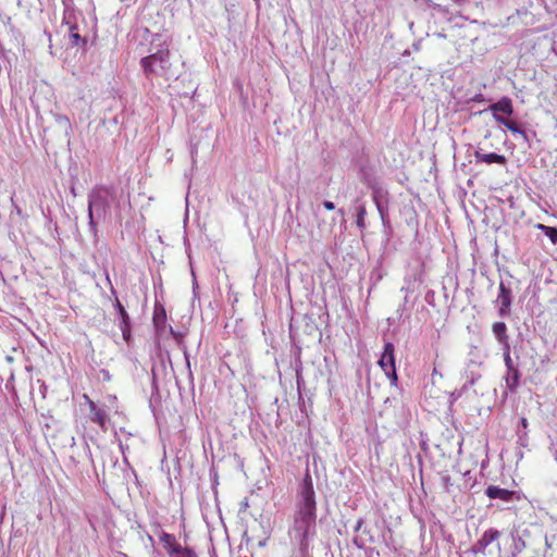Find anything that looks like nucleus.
<instances>
[{
    "instance_id": "19",
    "label": "nucleus",
    "mask_w": 557,
    "mask_h": 557,
    "mask_svg": "<svg viewBox=\"0 0 557 557\" xmlns=\"http://www.w3.org/2000/svg\"><path fill=\"white\" fill-rule=\"evenodd\" d=\"M53 117L55 123L64 129L65 134H69L72 131L71 122L66 115L61 113H54Z\"/></svg>"
},
{
    "instance_id": "9",
    "label": "nucleus",
    "mask_w": 557,
    "mask_h": 557,
    "mask_svg": "<svg viewBox=\"0 0 557 557\" xmlns=\"http://www.w3.org/2000/svg\"><path fill=\"white\" fill-rule=\"evenodd\" d=\"M386 193L381 188L373 189L372 198L376 206V209L380 213L383 225H387L389 223L388 214H387V200Z\"/></svg>"
},
{
    "instance_id": "1",
    "label": "nucleus",
    "mask_w": 557,
    "mask_h": 557,
    "mask_svg": "<svg viewBox=\"0 0 557 557\" xmlns=\"http://www.w3.org/2000/svg\"><path fill=\"white\" fill-rule=\"evenodd\" d=\"M296 507L294 523L289 532L300 552L307 554L310 542L317 535L315 493L309 473L304 478Z\"/></svg>"
},
{
    "instance_id": "12",
    "label": "nucleus",
    "mask_w": 557,
    "mask_h": 557,
    "mask_svg": "<svg viewBox=\"0 0 557 557\" xmlns=\"http://www.w3.org/2000/svg\"><path fill=\"white\" fill-rule=\"evenodd\" d=\"M478 364L474 361H470L465 370V383L461 387L462 391H466L468 387L474 385L476 381L481 379V373L478 371Z\"/></svg>"
},
{
    "instance_id": "29",
    "label": "nucleus",
    "mask_w": 557,
    "mask_h": 557,
    "mask_svg": "<svg viewBox=\"0 0 557 557\" xmlns=\"http://www.w3.org/2000/svg\"><path fill=\"white\" fill-rule=\"evenodd\" d=\"M400 292L401 293H405V297H404V307L406 306V304L408 302V293H409V287H405L403 286L400 288Z\"/></svg>"
},
{
    "instance_id": "10",
    "label": "nucleus",
    "mask_w": 557,
    "mask_h": 557,
    "mask_svg": "<svg viewBox=\"0 0 557 557\" xmlns=\"http://www.w3.org/2000/svg\"><path fill=\"white\" fill-rule=\"evenodd\" d=\"M115 309L117 310L119 314V326L122 331V335L125 342H128L131 339V319L128 313L126 312L123 305L120 302L117 298H115L114 304Z\"/></svg>"
},
{
    "instance_id": "13",
    "label": "nucleus",
    "mask_w": 557,
    "mask_h": 557,
    "mask_svg": "<svg viewBox=\"0 0 557 557\" xmlns=\"http://www.w3.org/2000/svg\"><path fill=\"white\" fill-rule=\"evenodd\" d=\"M85 398L88 401L89 411H90V420L97 423L101 429L104 430L107 414L102 408H99L92 400H90L86 395Z\"/></svg>"
},
{
    "instance_id": "21",
    "label": "nucleus",
    "mask_w": 557,
    "mask_h": 557,
    "mask_svg": "<svg viewBox=\"0 0 557 557\" xmlns=\"http://www.w3.org/2000/svg\"><path fill=\"white\" fill-rule=\"evenodd\" d=\"M357 214H356V224L360 230H363L366 227L364 223V216L367 214L364 206H358L357 207Z\"/></svg>"
},
{
    "instance_id": "26",
    "label": "nucleus",
    "mask_w": 557,
    "mask_h": 557,
    "mask_svg": "<svg viewBox=\"0 0 557 557\" xmlns=\"http://www.w3.org/2000/svg\"><path fill=\"white\" fill-rule=\"evenodd\" d=\"M471 101L473 102H484L485 101V97L483 94H475L472 98H471Z\"/></svg>"
},
{
    "instance_id": "33",
    "label": "nucleus",
    "mask_w": 557,
    "mask_h": 557,
    "mask_svg": "<svg viewBox=\"0 0 557 557\" xmlns=\"http://www.w3.org/2000/svg\"><path fill=\"white\" fill-rule=\"evenodd\" d=\"M148 542L153 545L154 544V539L151 536V535H148Z\"/></svg>"
},
{
    "instance_id": "20",
    "label": "nucleus",
    "mask_w": 557,
    "mask_h": 557,
    "mask_svg": "<svg viewBox=\"0 0 557 557\" xmlns=\"http://www.w3.org/2000/svg\"><path fill=\"white\" fill-rule=\"evenodd\" d=\"M537 228L543 231L553 244H557V227L537 224Z\"/></svg>"
},
{
    "instance_id": "3",
    "label": "nucleus",
    "mask_w": 557,
    "mask_h": 557,
    "mask_svg": "<svg viewBox=\"0 0 557 557\" xmlns=\"http://www.w3.org/2000/svg\"><path fill=\"white\" fill-rule=\"evenodd\" d=\"M169 49H159L154 53L140 59V66L147 79L153 76H160L165 79L177 77L178 75L172 70Z\"/></svg>"
},
{
    "instance_id": "22",
    "label": "nucleus",
    "mask_w": 557,
    "mask_h": 557,
    "mask_svg": "<svg viewBox=\"0 0 557 557\" xmlns=\"http://www.w3.org/2000/svg\"><path fill=\"white\" fill-rule=\"evenodd\" d=\"M69 37L73 46H78L81 42H86L85 39H83L81 35L77 33V26L75 25L70 27Z\"/></svg>"
},
{
    "instance_id": "34",
    "label": "nucleus",
    "mask_w": 557,
    "mask_h": 557,
    "mask_svg": "<svg viewBox=\"0 0 557 557\" xmlns=\"http://www.w3.org/2000/svg\"><path fill=\"white\" fill-rule=\"evenodd\" d=\"M338 213H341L342 215L344 214V210L343 209H339L338 210Z\"/></svg>"
},
{
    "instance_id": "16",
    "label": "nucleus",
    "mask_w": 557,
    "mask_h": 557,
    "mask_svg": "<svg viewBox=\"0 0 557 557\" xmlns=\"http://www.w3.org/2000/svg\"><path fill=\"white\" fill-rule=\"evenodd\" d=\"M529 531L524 529L521 533L519 532H512L511 539H512V545H511V557H516L518 554H520L525 547L527 543L523 540V536L527 535Z\"/></svg>"
},
{
    "instance_id": "11",
    "label": "nucleus",
    "mask_w": 557,
    "mask_h": 557,
    "mask_svg": "<svg viewBox=\"0 0 557 557\" xmlns=\"http://www.w3.org/2000/svg\"><path fill=\"white\" fill-rule=\"evenodd\" d=\"M521 373L518 367L506 370V374L504 375V380L506 383L504 397L506 398L508 393H515L520 383Z\"/></svg>"
},
{
    "instance_id": "15",
    "label": "nucleus",
    "mask_w": 557,
    "mask_h": 557,
    "mask_svg": "<svg viewBox=\"0 0 557 557\" xmlns=\"http://www.w3.org/2000/svg\"><path fill=\"white\" fill-rule=\"evenodd\" d=\"M160 542L163 544L170 557L173 556L174 553L181 552V545L176 542L173 534L162 531L160 533Z\"/></svg>"
},
{
    "instance_id": "25",
    "label": "nucleus",
    "mask_w": 557,
    "mask_h": 557,
    "mask_svg": "<svg viewBox=\"0 0 557 557\" xmlns=\"http://www.w3.org/2000/svg\"><path fill=\"white\" fill-rule=\"evenodd\" d=\"M499 344L503 346V355L508 354L510 355V345L508 338L505 339V342H499Z\"/></svg>"
},
{
    "instance_id": "28",
    "label": "nucleus",
    "mask_w": 557,
    "mask_h": 557,
    "mask_svg": "<svg viewBox=\"0 0 557 557\" xmlns=\"http://www.w3.org/2000/svg\"><path fill=\"white\" fill-rule=\"evenodd\" d=\"M323 207L326 209V210H334L335 209V205L334 202L330 201V200H325L323 201Z\"/></svg>"
},
{
    "instance_id": "6",
    "label": "nucleus",
    "mask_w": 557,
    "mask_h": 557,
    "mask_svg": "<svg viewBox=\"0 0 557 557\" xmlns=\"http://www.w3.org/2000/svg\"><path fill=\"white\" fill-rule=\"evenodd\" d=\"M508 277L509 280L508 281H505V280H500V283H499V293H498V296H497V301L499 302V309H498V314L500 317H507L509 314V311H510V306H511V302H512V289H511V274L508 273Z\"/></svg>"
},
{
    "instance_id": "31",
    "label": "nucleus",
    "mask_w": 557,
    "mask_h": 557,
    "mask_svg": "<svg viewBox=\"0 0 557 557\" xmlns=\"http://www.w3.org/2000/svg\"><path fill=\"white\" fill-rule=\"evenodd\" d=\"M197 287H198L197 281L194 278V284H193L194 294H196Z\"/></svg>"
},
{
    "instance_id": "35",
    "label": "nucleus",
    "mask_w": 557,
    "mask_h": 557,
    "mask_svg": "<svg viewBox=\"0 0 557 557\" xmlns=\"http://www.w3.org/2000/svg\"><path fill=\"white\" fill-rule=\"evenodd\" d=\"M153 320H154L156 323H158V317L157 315L153 317Z\"/></svg>"
},
{
    "instance_id": "27",
    "label": "nucleus",
    "mask_w": 557,
    "mask_h": 557,
    "mask_svg": "<svg viewBox=\"0 0 557 557\" xmlns=\"http://www.w3.org/2000/svg\"><path fill=\"white\" fill-rule=\"evenodd\" d=\"M363 522V518H359L354 527V531L359 532L362 529Z\"/></svg>"
},
{
    "instance_id": "2",
    "label": "nucleus",
    "mask_w": 557,
    "mask_h": 557,
    "mask_svg": "<svg viewBox=\"0 0 557 557\" xmlns=\"http://www.w3.org/2000/svg\"><path fill=\"white\" fill-rule=\"evenodd\" d=\"M114 199V189L107 186H96L88 194V226L95 244L98 242L97 225L110 213V206Z\"/></svg>"
},
{
    "instance_id": "7",
    "label": "nucleus",
    "mask_w": 557,
    "mask_h": 557,
    "mask_svg": "<svg viewBox=\"0 0 557 557\" xmlns=\"http://www.w3.org/2000/svg\"><path fill=\"white\" fill-rule=\"evenodd\" d=\"M485 495L491 499H499L504 503H515L522 498L520 491L502 488L496 485H488L485 488Z\"/></svg>"
},
{
    "instance_id": "18",
    "label": "nucleus",
    "mask_w": 557,
    "mask_h": 557,
    "mask_svg": "<svg viewBox=\"0 0 557 557\" xmlns=\"http://www.w3.org/2000/svg\"><path fill=\"white\" fill-rule=\"evenodd\" d=\"M492 331L497 338L498 342H505L508 338L507 336V325L505 322H495L493 323Z\"/></svg>"
},
{
    "instance_id": "36",
    "label": "nucleus",
    "mask_w": 557,
    "mask_h": 557,
    "mask_svg": "<svg viewBox=\"0 0 557 557\" xmlns=\"http://www.w3.org/2000/svg\"><path fill=\"white\" fill-rule=\"evenodd\" d=\"M555 460L557 461V450L554 454Z\"/></svg>"
},
{
    "instance_id": "30",
    "label": "nucleus",
    "mask_w": 557,
    "mask_h": 557,
    "mask_svg": "<svg viewBox=\"0 0 557 557\" xmlns=\"http://www.w3.org/2000/svg\"><path fill=\"white\" fill-rule=\"evenodd\" d=\"M520 424L522 425L523 429H527L528 428V420L525 418H521L520 419Z\"/></svg>"
},
{
    "instance_id": "23",
    "label": "nucleus",
    "mask_w": 557,
    "mask_h": 557,
    "mask_svg": "<svg viewBox=\"0 0 557 557\" xmlns=\"http://www.w3.org/2000/svg\"><path fill=\"white\" fill-rule=\"evenodd\" d=\"M171 557H198V556L191 547H187V546L182 547L181 546V552L174 553V555Z\"/></svg>"
},
{
    "instance_id": "24",
    "label": "nucleus",
    "mask_w": 557,
    "mask_h": 557,
    "mask_svg": "<svg viewBox=\"0 0 557 557\" xmlns=\"http://www.w3.org/2000/svg\"><path fill=\"white\" fill-rule=\"evenodd\" d=\"M504 361H505L506 370L518 367L517 364L513 363L510 355H508V354H504Z\"/></svg>"
},
{
    "instance_id": "5",
    "label": "nucleus",
    "mask_w": 557,
    "mask_h": 557,
    "mask_svg": "<svg viewBox=\"0 0 557 557\" xmlns=\"http://www.w3.org/2000/svg\"><path fill=\"white\" fill-rule=\"evenodd\" d=\"M379 364L385 372L386 376L391 380V383L395 385L398 377L395 367V347L392 343H385Z\"/></svg>"
},
{
    "instance_id": "32",
    "label": "nucleus",
    "mask_w": 557,
    "mask_h": 557,
    "mask_svg": "<svg viewBox=\"0 0 557 557\" xmlns=\"http://www.w3.org/2000/svg\"><path fill=\"white\" fill-rule=\"evenodd\" d=\"M184 355H185V359H186L187 367L189 368V367H190V364H189L188 354L185 351V352H184Z\"/></svg>"
},
{
    "instance_id": "17",
    "label": "nucleus",
    "mask_w": 557,
    "mask_h": 557,
    "mask_svg": "<svg viewBox=\"0 0 557 557\" xmlns=\"http://www.w3.org/2000/svg\"><path fill=\"white\" fill-rule=\"evenodd\" d=\"M373 542H374V536L371 534V531L368 530L367 528H364L362 530L361 535H356L352 539L354 545L359 549L364 548L367 543H373Z\"/></svg>"
},
{
    "instance_id": "8",
    "label": "nucleus",
    "mask_w": 557,
    "mask_h": 557,
    "mask_svg": "<svg viewBox=\"0 0 557 557\" xmlns=\"http://www.w3.org/2000/svg\"><path fill=\"white\" fill-rule=\"evenodd\" d=\"M500 536V532L497 529L490 528L487 529L482 536L473 544L471 550L474 554L485 555L486 547L492 543L496 542L498 548H500L498 539Z\"/></svg>"
},
{
    "instance_id": "14",
    "label": "nucleus",
    "mask_w": 557,
    "mask_h": 557,
    "mask_svg": "<svg viewBox=\"0 0 557 557\" xmlns=\"http://www.w3.org/2000/svg\"><path fill=\"white\" fill-rule=\"evenodd\" d=\"M474 158L476 162H483L486 164L496 163L499 165H505L507 163V159L505 156L495 152L483 153L480 150H476L474 152Z\"/></svg>"
},
{
    "instance_id": "4",
    "label": "nucleus",
    "mask_w": 557,
    "mask_h": 557,
    "mask_svg": "<svg viewBox=\"0 0 557 557\" xmlns=\"http://www.w3.org/2000/svg\"><path fill=\"white\" fill-rule=\"evenodd\" d=\"M486 110L492 112L494 120L498 124L505 126L513 134L521 135L524 139L528 138L525 131H523L516 122L506 117L513 114V104L509 97H502L497 102L490 104Z\"/></svg>"
}]
</instances>
